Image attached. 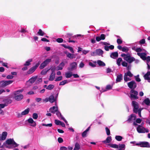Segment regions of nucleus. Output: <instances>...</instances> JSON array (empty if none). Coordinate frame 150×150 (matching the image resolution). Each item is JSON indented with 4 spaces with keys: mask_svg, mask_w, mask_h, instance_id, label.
Returning <instances> with one entry per match:
<instances>
[{
    "mask_svg": "<svg viewBox=\"0 0 150 150\" xmlns=\"http://www.w3.org/2000/svg\"><path fill=\"white\" fill-rule=\"evenodd\" d=\"M3 145L6 148L8 149H13L19 145L15 142L13 139L11 138L7 139L5 142L3 143Z\"/></svg>",
    "mask_w": 150,
    "mask_h": 150,
    "instance_id": "nucleus-1",
    "label": "nucleus"
},
{
    "mask_svg": "<svg viewBox=\"0 0 150 150\" xmlns=\"http://www.w3.org/2000/svg\"><path fill=\"white\" fill-rule=\"evenodd\" d=\"M49 110L53 114L55 113L56 112V114L58 117H60L62 116L61 113L58 110L57 107L53 106L50 108Z\"/></svg>",
    "mask_w": 150,
    "mask_h": 150,
    "instance_id": "nucleus-2",
    "label": "nucleus"
},
{
    "mask_svg": "<svg viewBox=\"0 0 150 150\" xmlns=\"http://www.w3.org/2000/svg\"><path fill=\"white\" fill-rule=\"evenodd\" d=\"M13 82L12 80H2L0 81V87L4 88L6 86L12 83Z\"/></svg>",
    "mask_w": 150,
    "mask_h": 150,
    "instance_id": "nucleus-3",
    "label": "nucleus"
},
{
    "mask_svg": "<svg viewBox=\"0 0 150 150\" xmlns=\"http://www.w3.org/2000/svg\"><path fill=\"white\" fill-rule=\"evenodd\" d=\"M137 130L139 133H144L145 132L148 133L149 132L148 129L142 127L140 125H139L137 127Z\"/></svg>",
    "mask_w": 150,
    "mask_h": 150,
    "instance_id": "nucleus-4",
    "label": "nucleus"
},
{
    "mask_svg": "<svg viewBox=\"0 0 150 150\" xmlns=\"http://www.w3.org/2000/svg\"><path fill=\"white\" fill-rule=\"evenodd\" d=\"M136 145L140 146L141 147H150V145L149 143L147 142H140L139 143H137L136 144Z\"/></svg>",
    "mask_w": 150,
    "mask_h": 150,
    "instance_id": "nucleus-5",
    "label": "nucleus"
},
{
    "mask_svg": "<svg viewBox=\"0 0 150 150\" xmlns=\"http://www.w3.org/2000/svg\"><path fill=\"white\" fill-rule=\"evenodd\" d=\"M130 92V98L131 99H138V98L137 95L138 94V92L137 91H135L134 89H131Z\"/></svg>",
    "mask_w": 150,
    "mask_h": 150,
    "instance_id": "nucleus-6",
    "label": "nucleus"
},
{
    "mask_svg": "<svg viewBox=\"0 0 150 150\" xmlns=\"http://www.w3.org/2000/svg\"><path fill=\"white\" fill-rule=\"evenodd\" d=\"M128 87L131 89H134L137 87V84L134 81H132L127 83Z\"/></svg>",
    "mask_w": 150,
    "mask_h": 150,
    "instance_id": "nucleus-7",
    "label": "nucleus"
},
{
    "mask_svg": "<svg viewBox=\"0 0 150 150\" xmlns=\"http://www.w3.org/2000/svg\"><path fill=\"white\" fill-rule=\"evenodd\" d=\"M77 67V64L76 62H73L70 64L69 67L67 68L68 70L69 71H72L75 69Z\"/></svg>",
    "mask_w": 150,
    "mask_h": 150,
    "instance_id": "nucleus-8",
    "label": "nucleus"
},
{
    "mask_svg": "<svg viewBox=\"0 0 150 150\" xmlns=\"http://www.w3.org/2000/svg\"><path fill=\"white\" fill-rule=\"evenodd\" d=\"M39 64V63L36 64L35 65L33 66L32 67L30 68L29 70L28 71L27 74H30L33 73L37 69L38 67Z\"/></svg>",
    "mask_w": 150,
    "mask_h": 150,
    "instance_id": "nucleus-9",
    "label": "nucleus"
},
{
    "mask_svg": "<svg viewBox=\"0 0 150 150\" xmlns=\"http://www.w3.org/2000/svg\"><path fill=\"white\" fill-rule=\"evenodd\" d=\"M136 116L135 115L132 114L131 115L129 116L127 120V121L128 122H131L132 120H136Z\"/></svg>",
    "mask_w": 150,
    "mask_h": 150,
    "instance_id": "nucleus-10",
    "label": "nucleus"
},
{
    "mask_svg": "<svg viewBox=\"0 0 150 150\" xmlns=\"http://www.w3.org/2000/svg\"><path fill=\"white\" fill-rule=\"evenodd\" d=\"M137 54L140 56L143 60H146V53H137Z\"/></svg>",
    "mask_w": 150,
    "mask_h": 150,
    "instance_id": "nucleus-11",
    "label": "nucleus"
},
{
    "mask_svg": "<svg viewBox=\"0 0 150 150\" xmlns=\"http://www.w3.org/2000/svg\"><path fill=\"white\" fill-rule=\"evenodd\" d=\"M123 79V76L122 74H120L118 75L117 76L116 79V83L120 82Z\"/></svg>",
    "mask_w": 150,
    "mask_h": 150,
    "instance_id": "nucleus-12",
    "label": "nucleus"
},
{
    "mask_svg": "<svg viewBox=\"0 0 150 150\" xmlns=\"http://www.w3.org/2000/svg\"><path fill=\"white\" fill-rule=\"evenodd\" d=\"M23 96L22 94H19L15 96L14 98L16 100L19 101L21 100L23 98Z\"/></svg>",
    "mask_w": 150,
    "mask_h": 150,
    "instance_id": "nucleus-13",
    "label": "nucleus"
},
{
    "mask_svg": "<svg viewBox=\"0 0 150 150\" xmlns=\"http://www.w3.org/2000/svg\"><path fill=\"white\" fill-rule=\"evenodd\" d=\"M118 57V54L117 52H112L110 55V57L114 59H115Z\"/></svg>",
    "mask_w": 150,
    "mask_h": 150,
    "instance_id": "nucleus-14",
    "label": "nucleus"
},
{
    "mask_svg": "<svg viewBox=\"0 0 150 150\" xmlns=\"http://www.w3.org/2000/svg\"><path fill=\"white\" fill-rule=\"evenodd\" d=\"M65 53L67 54V57L70 59H73L76 57V56L74 54H71L67 52H65Z\"/></svg>",
    "mask_w": 150,
    "mask_h": 150,
    "instance_id": "nucleus-15",
    "label": "nucleus"
},
{
    "mask_svg": "<svg viewBox=\"0 0 150 150\" xmlns=\"http://www.w3.org/2000/svg\"><path fill=\"white\" fill-rule=\"evenodd\" d=\"M51 70L52 71V72L50 76L49 80V81H52L54 79L55 73L54 72V71L52 69H51Z\"/></svg>",
    "mask_w": 150,
    "mask_h": 150,
    "instance_id": "nucleus-16",
    "label": "nucleus"
},
{
    "mask_svg": "<svg viewBox=\"0 0 150 150\" xmlns=\"http://www.w3.org/2000/svg\"><path fill=\"white\" fill-rule=\"evenodd\" d=\"M112 138L111 136L108 137L106 140L103 141L102 142L105 144H107L110 143L111 141Z\"/></svg>",
    "mask_w": 150,
    "mask_h": 150,
    "instance_id": "nucleus-17",
    "label": "nucleus"
},
{
    "mask_svg": "<svg viewBox=\"0 0 150 150\" xmlns=\"http://www.w3.org/2000/svg\"><path fill=\"white\" fill-rule=\"evenodd\" d=\"M62 46L64 47L65 48L69 49L71 52L73 54L74 53V51L73 50V48L71 47L67 46L65 44H62L61 45Z\"/></svg>",
    "mask_w": 150,
    "mask_h": 150,
    "instance_id": "nucleus-18",
    "label": "nucleus"
},
{
    "mask_svg": "<svg viewBox=\"0 0 150 150\" xmlns=\"http://www.w3.org/2000/svg\"><path fill=\"white\" fill-rule=\"evenodd\" d=\"M56 101V99L54 98V97L53 95H51L49 97V101L51 103H53Z\"/></svg>",
    "mask_w": 150,
    "mask_h": 150,
    "instance_id": "nucleus-19",
    "label": "nucleus"
},
{
    "mask_svg": "<svg viewBox=\"0 0 150 150\" xmlns=\"http://www.w3.org/2000/svg\"><path fill=\"white\" fill-rule=\"evenodd\" d=\"M132 105L133 106L134 108H135L136 109H138L139 105L137 102L135 101H132Z\"/></svg>",
    "mask_w": 150,
    "mask_h": 150,
    "instance_id": "nucleus-20",
    "label": "nucleus"
},
{
    "mask_svg": "<svg viewBox=\"0 0 150 150\" xmlns=\"http://www.w3.org/2000/svg\"><path fill=\"white\" fill-rule=\"evenodd\" d=\"M7 135V133L6 132H2V136H1V140H4L6 139Z\"/></svg>",
    "mask_w": 150,
    "mask_h": 150,
    "instance_id": "nucleus-21",
    "label": "nucleus"
},
{
    "mask_svg": "<svg viewBox=\"0 0 150 150\" xmlns=\"http://www.w3.org/2000/svg\"><path fill=\"white\" fill-rule=\"evenodd\" d=\"M38 76H33L29 79V81L30 83H33L36 80Z\"/></svg>",
    "mask_w": 150,
    "mask_h": 150,
    "instance_id": "nucleus-22",
    "label": "nucleus"
},
{
    "mask_svg": "<svg viewBox=\"0 0 150 150\" xmlns=\"http://www.w3.org/2000/svg\"><path fill=\"white\" fill-rule=\"evenodd\" d=\"M3 101L4 103V104L5 105H6V106H7L8 104L11 103L12 102V100L10 99H5Z\"/></svg>",
    "mask_w": 150,
    "mask_h": 150,
    "instance_id": "nucleus-23",
    "label": "nucleus"
},
{
    "mask_svg": "<svg viewBox=\"0 0 150 150\" xmlns=\"http://www.w3.org/2000/svg\"><path fill=\"white\" fill-rule=\"evenodd\" d=\"M97 55L99 56L102 55L103 53V51L101 49H99L96 50Z\"/></svg>",
    "mask_w": 150,
    "mask_h": 150,
    "instance_id": "nucleus-24",
    "label": "nucleus"
},
{
    "mask_svg": "<svg viewBox=\"0 0 150 150\" xmlns=\"http://www.w3.org/2000/svg\"><path fill=\"white\" fill-rule=\"evenodd\" d=\"M149 76H150V71H148L147 73L145 74L144 76V77L145 80H149L150 79V78L149 77Z\"/></svg>",
    "mask_w": 150,
    "mask_h": 150,
    "instance_id": "nucleus-25",
    "label": "nucleus"
},
{
    "mask_svg": "<svg viewBox=\"0 0 150 150\" xmlns=\"http://www.w3.org/2000/svg\"><path fill=\"white\" fill-rule=\"evenodd\" d=\"M64 66V62H62L57 67L58 69L57 70H61L63 69V67Z\"/></svg>",
    "mask_w": 150,
    "mask_h": 150,
    "instance_id": "nucleus-26",
    "label": "nucleus"
},
{
    "mask_svg": "<svg viewBox=\"0 0 150 150\" xmlns=\"http://www.w3.org/2000/svg\"><path fill=\"white\" fill-rule=\"evenodd\" d=\"M110 147L115 149H118L119 148L118 145L116 144H108Z\"/></svg>",
    "mask_w": 150,
    "mask_h": 150,
    "instance_id": "nucleus-27",
    "label": "nucleus"
},
{
    "mask_svg": "<svg viewBox=\"0 0 150 150\" xmlns=\"http://www.w3.org/2000/svg\"><path fill=\"white\" fill-rule=\"evenodd\" d=\"M29 111V108H28L22 112V114L23 115H26L28 113Z\"/></svg>",
    "mask_w": 150,
    "mask_h": 150,
    "instance_id": "nucleus-28",
    "label": "nucleus"
},
{
    "mask_svg": "<svg viewBox=\"0 0 150 150\" xmlns=\"http://www.w3.org/2000/svg\"><path fill=\"white\" fill-rule=\"evenodd\" d=\"M144 102L147 105H150V100L149 98H147L145 99L144 100Z\"/></svg>",
    "mask_w": 150,
    "mask_h": 150,
    "instance_id": "nucleus-29",
    "label": "nucleus"
},
{
    "mask_svg": "<svg viewBox=\"0 0 150 150\" xmlns=\"http://www.w3.org/2000/svg\"><path fill=\"white\" fill-rule=\"evenodd\" d=\"M37 33L39 35L41 36H43L45 34L44 32L41 29H40L39 30Z\"/></svg>",
    "mask_w": 150,
    "mask_h": 150,
    "instance_id": "nucleus-30",
    "label": "nucleus"
},
{
    "mask_svg": "<svg viewBox=\"0 0 150 150\" xmlns=\"http://www.w3.org/2000/svg\"><path fill=\"white\" fill-rule=\"evenodd\" d=\"M80 149V146L79 144L76 142V143L75 147L74 150H78Z\"/></svg>",
    "mask_w": 150,
    "mask_h": 150,
    "instance_id": "nucleus-31",
    "label": "nucleus"
},
{
    "mask_svg": "<svg viewBox=\"0 0 150 150\" xmlns=\"http://www.w3.org/2000/svg\"><path fill=\"white\" fill-rule=\"evenodd\" d=\"M97 63L100 66H104L105 65V64L104 62L100 60L97 61Z\"/></svg>",
    "mask_w": 150,
    "mask_h": 150,
    "instance_id": "nucleus-32",
    "label": "nucleus"
},
{
    "mask_svg": "<svg viewBox=\"0 0 150 150\" xmlns=\"http://www.w3.org/2000/svg\"><path fill=\"white\" fill-rule=\"evenodd\" d=\"M135 60V58L133 57H130L129 58V59H128V61H127V62H128L129 63L131 64L133 62V61H134Z\"/></svg>",
    "mask_w": 150,
    "mask_h": 150,
    "instance_id": "nucleus-33",
    "label": "nucleus"
},
{
    "mask_svg": "<svg viewBox=\"0 0 150 150\" xmlns=\"http://www.w3.org/2000/svg\"><path fill=\"white\" fill-rule=\"evenodd\" d=\"M32 59H29L27 61H26L25 63L24 64V66H28L30 64V62L32 61Z\"/></svg>",
    "mask_w": 150,
    "mask_h": 150,
    "instance_id": "nucleus-34",
    "label": "nucleus"
},
{
    "mask_svg": "<svg viewBox=\"0 0 150 150\" xmlns=\"http://www.w3.org/2000/svg\"><path fill=\"white\" fill-rule=\"evenodd\" d=\"M124 75L129 76L130 77H132L133 76V74L131 73V71H128L127 73H125Z\"/></svg>",
    "mask_w": 150,
    "mask_h": 150,
    "instance_id": "nucleus-35",
    "label": "nucleus"
},
{
    "mask_svg": "<svg viewBox=\"0 0 150 150\" xmlns=\"http://www.w3.org/2000/svg\"><path fill=\"white\" fill-rule=\"evenodd\" d=\"M65 75L66 77L67 78H70L72 76L71 72H67L65 73Z\"/></svg>",
    "mask_w": 150,
    "mask_h": 150,
    "instance_id": "nucleus-36",
    "label": "nucleus"
},
{
    "mask_svg": "<svg viewBox=\"0 0 150 150\" xmlns=\"http://www.w3.org/2000/svg\"><path fill=\"white\" fill-rule=\"evenodd\" d=\"M119 148L120 149H123L124 150L125 148V145L124 144H119Z\"/></svg>",
    "mask_w": 150,
    "mask_h": 150,
    "instance_id": "nucleus-37",
    "label": "nucleus"
},
{
    "mask_svg": "<svg viewBox=\"0 0 150 150\" xmlns=\"http://www.w3.org/2000/svg\"><path fill=\"white\" fill-rule=\"evenodd\" d=\"M115 139L117 141H120L122 140V139H123V138L121 136L117 135L115 137Z\"/></svg>",
    "mask_w": 150,
    "mask_h": 150,
    "instance_id": "nucleus-38",
    "label": "nucleus"
},
{
    "mask_svg": "<svg viewBox=\"0 0 150 150\" xmlns=\"http://www.w3.org/2000/svg\"><path fill=\"white\" fill-rule=\"evenodd\" d=\"M45 62H43L40 64V69H43L45 66H47L46 64L45 63Z\"/></svg>",
    "mask_w": 150,
    "mask_h": 150,
    "instance_id": "nucleus-39",
    "label": "nucleus"
},
{
    "mask_svg": "<svg viewBox=\"0 0 150 150\" xmlns=\"http://www.w3.org/2000/svg\"><path fill=\"white\" fill-rule=\"evenodd\" d=\"M54 86L53 85L50 84L46 87V89L49 90H51L54 88Z\"/></svg>",
    "mask_w": 150,
    "mask_h": 150,
    "instance_id": "nucleus-40",
    "label": "nucleus"
},
{
    "mask_svg": "<svg viewBox=\"0 0 150 150\" xmlns=\"http://www.w3.org/2000/svg\"><path fill=\"white\" fill-rule=\"evenodd\" d=\"M23 91V89H21L17 90L16 91H14V96H16L19 93L22 92Z\"/></svg>",
    "mask_w": 150,
    "mask_h": 150,
    "instance_id": "nucleus-41",
    "label": "nucleus"
},
{
    "mask_svg": "<svg viewBox=\"0 0 150 150\" xmlns=\"http://www.w3.org/2000/svg\"><path fill=\"white\" fill-rule=\"evenodd\" d=\"M124 80L125 82H127L128 81H130L131 80V79L127 77V76L124 75Z\"/></svg>",
    "mask_w": 150,
    "mask_h": 150,
    "instance_id": "nucleus-42",
    "label": "nucleus"
},
{
    "mask_svg": "<svg viewBox=\"0 0 150 150\" xmlns=\"http://www.w3.org/2000/svg\"><path fill=\"white\" fill-rule=\"evenodd\" d=\"M129 48L127 47H123L122 48V51L123 52H127L129 51Z\"/></svg>",
    "mask_w": 150,
    "mask_h": 150,
    "instance_id": "nucleus-43",
    "label": "nucleus"
},
{
    "mask_svg": "<svg viewBox=\"0 0 150 150\" xmlns=\"http://www.w3.org/2000/svg\"><path fill=\"white\" fill-rule=\"evenodd\" d=\"M48 69H43L41 72L40 74L42 75H45L46 74L48 71Z\"/></svg>",
    "mask_w": 150,
    "mask_h": 150,
    "instance_id": "nucleus-44",
    "label": "nucleus"
},
{
    "mask_svg": "<svg viewBox=\"0 0 150 150\" xmlns=\"http://www.w3.org/2000/svg\"><path fill=\"white\" fill-rule=\"evenodd\" d=\"M122 61V59L121 58H118L117 60V63L118 66H119L120 65V63Z\"/></svg>",
    "mask_w": 150,
    "mask_h": 150,
    "instance_id": "nucleus-45",
    "label": "nucleus"
},
{
    "mask_svg": "<svg viewBox=\"0 0 150 150\" xmlns=\"http://www.w3.org/2000/svg\"><path fill=\"white\" fill-rule=\"evenodd\" d=\"M67 83V80H64L62 82H61L59 83V85H64Z\"/></svg>",
    "mask_w": 150,
    "mask_h": 150,
    "instance_id": "nucleus-46",
    "label": "nucleus"
},
{
    "mask_svg": "<svg viewBox=\"0 0 150 150\" xmlns=\"http://www.w3.org/2000/svg\"><path fill=\"white\" fill-rule=\"evenodd\" d=\"M105 129L107 135L108 136L110 134V131L109 129L107 127H106Z\"/></svg>",
    "mask_w": 150,
    "mask_h": 150,
    "instance_id": "nucleus-47",
    "label": "nucleus"
},
{
    "mask_svg": "<svg viewBox=\"0 0 150 150\" xmlns=\"http://www.w3.org/2000/svg\"><path fill=\"white\" fill-rule=\"evenodd\" d=\"M51 59H47L45 60L44 62H45V63L47 65L49 63L51 62Z\"/></svg>",
    "mask_w": 150,
    "mask_h": 150,
    "instance_id": "nucleus-48",
    "label": "nucleus"
},
{
    "mask_svg": "<svg viewBox=\"0 0 150 150\" xmlns=\"http://www.w3.org/2000/svg\"><path fill=\"white\" fill-rule=\"evenodd\" d=\"M38 117V114L35 113H33V117L34 119H37Z\"/></svg>",
    "mask_w": 150,
    "mask_h": 150,
    "instance_id": "nucleus-49",
    "label": "nucleus"
},
{
    "mask_svg": "<svg viewBox=\"0 0 150 150\" xmlns=\"http://www.w3.org/2000/svg\"><path fill=\"white\" fill-rule=\"evenodd\" d=\"M139 75H138L137 76H135V79L136 81L137 82H140L141 81V79H140V78L139 77Z\"/></svg>",
    "mask_w": 150,
    "mask_h": 150,
    "instance_id": "nucleus-50",
    "label": "nucleus"
},
{
    "mask_svg": "<svg viewBox=\"0 0 150 150\" xmlns=\"http://www.w3.org/2000/svg\"><path fill=\"white\" fill-rule=\"evenodd\" d=\"M56 41L58 43H62L63 42V40L62 38H59L56 39Z\"/></svg>",
    "mask_w": 150,
    "mask_h": 150,
    "instance_id": "nucleus-51",
    "label": "nucleus"
},
{
    "mask_svg": "<svg viewBox=\"0 0 150 150\" xmlns=\"http://www.w3.org/2000/svg\"><path fill=\"white\" fill-rule=\"evenodd\" d=\"M117 42L118 45H120L122 43V41L120 39L118 38L117 40Z\"/></svg>",
    "mask_w": 150,
    "mask_h": 150,
    "instance_id": "nucleus-52",
    "label": "nucleus"
},
{
    "mask_svg": "<svg viewBox=\"0 0 150 150\" xmlns=\"http://www.w3.org/2000/svg\"><path fill=\"white\" fill-rule=\"evenodd\" d=\"M62 79V76H60L58 77L55 80V81H60Z\"/></svg>",
    "mask_w": 150,
    "mask_h": 150,
    "instance_id": "nucleus-53",
    "label": "nucleus"
},
{
    "mask_svg": "<svg viewBox=\"0 0 150 150\" xmlns=\"http://www.w3.org/2000/svg\"><path fill=\"white\" fill-rule=\"evenodd\" d=\"M87 132H86V131H84L82 133V137H86L87 136Z\"/></svg>",
    "mask_w": 150,
    "mask_h": 150,
    "instance_id": "nucleus-54",
    "label": "nucleus"
},
{
    "mask_svg": "<svg viewBox=\"0 0 150 150\" xmlns=\"http://www.w3.org/2000/svg\"><path fill=\"white\" fill-rule=\"evenodd\" d=\"M13 77L14 76L11 75H7L6 77V78L8 79H12L13 78Z\"/></svg>",
    "mask_w": 150,
    "mask_h": 150,
    "instance_id": "nucleus-55",
    "label": "nucleus"
},
{
    "mask_svg": "<svg viewBox=\"0 0 150 150\" xmlns=\"http://www.w3.org/2000/svg\"><path fill=\"white\" fill-rule=\"evenodd\" d=\"M42 125L46 127H51L52 126V123L48 124H42Z\"/></svg>",
    "mask_w": 150,
    "mask_h": 150,
    "instance_id": "nucleus-56",
    "label": "nucleus"
},
{
    "mask_svg": "<svg viewBox=\"0 0 150 150\" xmlns=\"http://www.w3.org/2000/svg\"><path fill=\"white\" fill-rule=\"evenodd\" d=\"M58 141L59 143H62L63 142V139L61 137H59L58 138Z\"/></svg>",
    "mask_w": 150,
    "mask_h": 150,
    "instance_id": "nucleus-57",
    "label": "nucleus"
},
{
    "mask_svg": "<svg viewBox=\"0 0 150 150\" xmlns=\"http://www.w3.org/2000/svg\"><path fill=\"white\" fill-rule=\"evenodd\" d=\"M54 122L56 125H60L61 121L57 120H55Z\"/></svg>",
    "mask_w": 150,
    "mask_h": 150,
    "instance_id": "nucleus-58",
    "label": "nucleus"
},
{
    "mask_svg": "<svg viewBox=\"0 0 150 150\" xmlns=\"http://www.w3.org/2000/svg\"><path fill=\"white\" fill-rule=\"evenodd\" d=\"M130 57V55L129 54H128L126 56V57H125L124 59L126 61H128V59H129Z\"/></svg>",
    "mask_w": 150,
    "mask_h": 150,
    "instance_id": "nucleus-59",
    "label": "nucleus"
},
{
    "mask_svg": "<svg viewBox=\"0 0 150 150\" xmlns=\"http://www.w3.org/2000/svg\"><path fill=\"white\" fill-rule=\"evenodd\" d=\"M112 86L110 85H108L106 86V89L107 90H109L112 88Z\"/></svg>",
    "mask_w": 150,
    "mask_h": 150,
    "instance_id": "nucleus-60",
    "label": "nucleus"
},
{
    "mask_svg": "<svg viewBox=\"0 0 150 150\" xmlns=\"http://www.w3.org/2000/svg\"><path fill=\"white\" fill-rule=\"evenodd\" d=\"M100 38L101 40H104L105 39V35L104 34H101L100 36Z\"/></svg>",
    "mask_w": 150,
    "mask_h": 150,
    "instance_id": "nucleus-61",
    "label": "nucleus"
},
{
    "mask_svg": "<svg viewBox=\"0 0 150 150\" xmlns=\"http://www.w3.org/2000/svg\"><path fill=\"white\" fill-rule=\"evenodd\" d=\"M28 122L30 123H32L34 122V120L32 118H30L28 120Z\"/></svg>",
    "mask_w": 150,
    "mask_h": 150,
    "instance_id": "nucleus-62",
    "label": "nucleus"
},
{
    "mask_svg": "<svg viewBox=\"0 0 150 150\" xmlns=\"http://www.w3.org/2000/svg\"><path fill=\"white\" fill-rule=\"evenodd\" d=\"M122 65L123 67H127V63L125 61H123L122 63Z\"/></svg>",
    "mask_w": 150,
    "mask_h": 150,
    "instance_id": "nucleus-63",
    "label": "nucleus"
},
{
    "mask_svg": "<svg viewBox=\"0 0 150 150\" xmlns=\"http://www.w3.org/2000/svg\"><path fill=\"white\" fill-rule=\"evenodd\" d=\"M42 81V78H38L36 81V82L37 83H39L40 82H41Z\"/></svg>",
    "mask_w": 150,
    "mask_h": 150,
    "instance_id": "nucleus-64",
    "label": "nucleus"
}]
</instances>
